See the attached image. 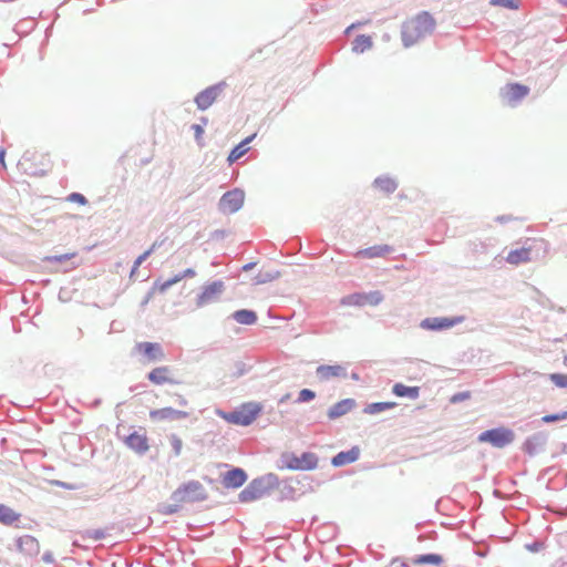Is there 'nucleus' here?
<instances>
[{
	"instance_id": "nucleus-18",
	"label": "nucleus",
	"mask_w": 567,
	"mask_h": 567,
	"mask_svg": "<svg viewBox=\"0 0 567 567\" xmlns=\"http://www.w3.org/2000/svg\"><path fill=\"white\" fill-rule=\"evenodd\" d=\"M355 401L353 399H344V400H341L339 402H337L336 404H333L329 410H328V417L330 420H336L338 417H341L343 415H346L347 413H349L352 409L355 408Z\"/></svg>"
},
{
	"instance_id": "nucleus-44",
	"label": "nucleus",
	"mask_w": 567,
	"mask_h": 567,
	"mask_svg": "<svg viewBox=\"0 0 567 567\" xmlns=\"http://www.w3.org/2000/svg\"><path fill=\"white\" fill-rule=\"evenodd\" d=\"M560 419H561V416L556 415V414H553V415H546V416H544V417H543V421L548 423V422H555V421H558V420H560Z\"/></svg>"
},
{
	"instance_id": "nucleus-15",
	"label": "nucleus",
	"mask_w": 567,
	"mask_h": 567,
	"mask_svg": "<svg viewBox=\"0 0 567 567\" xmlns=\"http://www.w3.org/2000/svg\"><path fill=\"white\" fill-rule=\"evenodd\" d=\"M125 444L138 454H144L150 450L148 439L145 433L133 432L125 439Z\"/></svg>"
},
{
	"instance_id": "nucleus-23",
	"label": "nucleus",
	"mask_w": 567,
	"mask_h": 567,
	"mask_svg": "<svg viewBox=\"0 0 567 567\" xmlns=\"http://www.w3.org/2000/svg\"><path fill=\"white\" fill-rule=\"evenodd\" d=\"M359 456V450L352 449L348 452H340L332 458L334 466H343L346 464L354 462Z\"/></svg>"
},
{
	"instance_id": "nucleus-4",
	"label": "nucleus",
	"mask_w": 567,
	"mask_h": 567,
	"mask_svg": "<svg viewBox=\"0 0 567 567\" xmlns=\"http://www.w3.org/2000/svg\"><path fill=\"white\" fill-rule=\"evenodd\" d=\"M514 440V434L511 430L499 427L485 431L478 435V441L482 443H491L495 447H504Z\"/></svg>"
},
{
	"instance_id": "nucleus-47",
	"label": "nucleus",
	"mask_w": 567,
	"mask_h": 567,
	"mask_svg": "<svg viewBox=\"0 0 567 567\" xmlns=\"http://www.w3.org/2000/svg\"><path fill=\"white\" fill-rule=\"evenodd\" d=\"M179 403L182 405H187V401L183 396H179Z\"/></svg>"
},
{
	"instance_id": "nucleus-22",
	"label": "nucleus",
	"mask_w": 567,
	"mask_h": 567,
	"mask_svg": "<svg viewBox=\"0 0 567 567\" xmlns=\"http://www.w3.org/2000/svg\"><path fill=\"white\" fill-rule=\"evenodd\" d=\"M256 134H252L236 145L229 153L227 161L229 164L235 163L237 159L243 157L248 151V144L255 138Z\"/></svg>"
},
{
	"instance_id": "nucleus-14",
	"label": "nucleus",
	"mask_w": 567,
	"mask_h": 567,
	"mask_svg": "<svg viewBox=\"0 0 567 567\" xmlns=\"http://www.w3.org/2000/svg\"><path fill=\"white\" fill-rule=\"evenodd\" d=\"M138 353L143 354L148 362H154L164 359L165 354L159 343L155 342H140L136 344Z\"/></svg>"
},
{
	"instance_id": "nucleus-36",
	"label": "nucleus",
	"mask_w": 567,
	"mask_h": 567,
	"mask_svg": "<svg viewBox=\"0 0 567 567\" xmlns=\"http://www.w3.org/2000/svg\"><path fill=\"white\" fill-rule=\"evenodd\" d=\"M315 398V392L309 389H303L299 392L298 401L307 402Z\"/></svg>"
},
{
	"instance_id": "nucleus-35",
	"label": "nucleus",
	"mask_w": 567,
	"mask_h": 567,
	"mask_svg": "<svg viewBox=\"0 0 567 567\" xmlns=\"http://www.w3.org/2000/svg\"><path fill=\"white\" fill-rule=\"evenodd\" d=\"M171 444H172V447H173L175 454L179 455L181 452H182V449H183L182 440L178 436H176V435H172L171 436Z\"/></svg>"
},
{
	"instance_id": "nucleus-28",
	"label": "nucleus",
	"mask_w": 567,
	"mask_h": 567,
	"mask_svg": "<svg viewBox=\"0 0 567 567\" xmlns=\"http://www.w3.org/2000/svg\"><path fill=\"white\" fill-rule=\"evenodd\" d=\"M194 276H195V271L193 269H187L183 274L177 275V276H175L172 279H168V280H166L164 282H156V286L158 287V290L163 292L167 288L173 286L174 284H177L178 281H181L183 278H185V277H194Z\"/></svg>"
},
{
	"instance_id": "nucleus-3",
	"label": "nucleus",
	"mask_w": 567,
	"mask_h": 567,
	"mask_svg": "<svg viewBox=\"0 0 567 567\" xmlns=\"http://www.w3.org/2000/svg\"><path fill=\"white\" fill-rule=\"evenodd\" d=\"M172 497L177 503L200 502L207 498V492L198 481H190L181 485Z\"/></svg>"
},
{
	"instance_id": "nucleus-13",
	"label": "nucleus",
	"mask_w": 567,
	"mask_h": 567,
	"mask_svg": "<svg viewBox=\"0 0 567 567\" xmlns=\"http://www.w3.org/2000/svg\"><path fill=\"white\" fill-rule=\"evenodd\" d=\"M287 465L295 471H310L317 467L318 458L313 453H303L301 456H292Z\"/></svg>"
},
{
	"instance_id": "nucleus-20",
	"label": "nucleus",
	"mask_w": 567,
	"mask_h": 567,
	"mask_svg": "<svg viewBox=\"0 0 567 567\" xmlns=\"http://www.w3.org/2000/svg\"><path fill=\"white\" fill-rule=\"evenodd\" d=\"M346 369L341 365H320L317 368V375L322 381H328L332 378L346 377Z\"/></svg>"
},
{
	"instance_id": "nucleus-40",
	"label": "nucleus",
	"mask_w": 567,
	"mask_h": 567,
	"mask_svg": "<svg viewBox=\"0 0 567 567\" xmlns=\"http://www.w3.org/2000/svg\"><path fill=\"white\" fill-rule=\"evenodd\" d=\"M70 200L76 202V203H79L81 205H84L86 203L85 197L82 194H79V193L71 194L70 195Z\"/></svg>"
},
{
	"instance_id": "nucleus-6",
	"label": "nucleus",
	"mask_w": 567,
	"mask_h": 567,
	"mask_svg": "<svg viewBox=\"0 0 567 567\" xmlns=\"http://www.w3.org/2000/svg\"><path fill=\"white\" fill-rule=\"evenodd\" d=\"M244 202V192L236 188L221 196L219 200V209L225 214H234L243 207Z\"/></svg>"
},
{
	"instance_id": "nucleus-39",
	"label": "nucleus",
	"mask_w": 567,
	"mask_h": 567,
	"mask_svg": "<svg viewBox=\"0 0 567 567\" xmlns=\"http://www.w3.org/2000/svg\"><path fill=\"white\" fill-rule=\"evenodd\" d=\"M192 128H193V131H194V133H195V138L199 142V141L202 140L203 134H204V128H203V126H202V125H199V124H194V125L192 126Z\"/></svg>"
},
{
	"instance_id": "nucleus-46",
	"label": "nucleus",
	"mask_w": 567,
	"mask_h": 567,
	"mask_svg": "<svg viewBox=\"0 0 567 567\" xmlns=\"http://www.w3.org/2000/svg\"><path fill=\"white\" fill-rule=\"evenodd\" d=\"M0 162L4 165V151H0Z\"/></svg>"
},
{
	"instance_id": "nucleus-30",
	"label": "nucleus",
	"mask_w": 567,
	"mask_h": 567,
	"mask_svg": "<svg viewBox=\"0 0 567 567\" xmlns=\"http://www.w3.org/2000/svg\"><path fill=\"white\" fill-rule=\"evenodd\" d=\"M374 184L379 189H381L385 193H392L396 189V183L392 178H389V177L377 178Z\"/></svg>"
},
{
	"instance_id": "nucleus-26",
	"label": "nucleus",
	"mask_w": 567,
	"mask_h": 567,
	"mask_svg": "<svg viewBox=\"0 0 567 567\" xmlns=\"http://www.w3.org/2000/svg\"><path fill=\"white\" fill-rule=\"evenodd\" d=\"M31 159H33V161L39 159L40 163L44 166V168H42L40 171H34L33 174L43 175L51 167V163H50V159H49L47 154H43V153H40V152H33L32 154H30V156L29 155L24 156V162H28V161H31Z\"/></svg>"
},
{
	"instance_id": "nucleus-31",
	"label": "nucleus",
	"mask_w": 567,
	"mask_h": 567,
	"mask_svg": "<svg viewBox=\"0 0 567 567\" xmlns=\"http://www.w3.org/2000/svg\"><path fill=\"white\" fill-rule=\"evenodd\" d=\"M443 561L442 556L437 554H427V555H421L417 558H415L414 563L417 565H424V564H432V565H440Z\"/></svg>"
},
{
	"instance_id": "nucleus-33",
	"label": "nucleus",
	"mask_w": 567,
	"mask_h": 567,
	"mask_svg": "<svg viewBox=\"0 0 567 567\" xmlns=\"http://www.w3.org/2000/svg\"><path fill=\"white\" fill-rule=\"evenodd\" d=\"M528 251L529 250H512L506 259L508 262L517 265L529 259Z\"/></svg>"
},
{
	"instance_id": "nucleus-37",
	"label": "nucleus",
	"mask_w": 567,
	"mask_h": 567,
	"mask_svg": "<svg viewBox=\"0 0 567 567\" xmlns=\"http://www.w3.org/2000/svg\"><path fill=\"white\" fill-rule=\"evenodd\" d=\"M493 4H498V6H502V7H505V8H509V9H517L518 6L516 3V0H493L492 1Z\"/></svg>"
},
{
	"instance_id": "nucleus-16",
	"label": "nucleus",
	"mask_w": 567,
	"mask_h": 567,
	"mask_svg": "<svg viewBox=\"0 0 567 567\" xmlns=\"http://www.w3.org/2000/svg\"><path fill=\"white\" fill-rule=\"evenodd\" d=\"M188 414L183 411L175 410L173 408H162L152 410L150 412V417L153 421H172L187 417Z\"/></svg>"
},
{
	"instance_id": "nucleus-9",
	"label": "nucleus",
	"mask_w": 567,
	"mask_h": 567,
	"mask_svg": "<svg viewBox=\"0 0 567 567\" xmlns=\"http://www.w3.org/2000/svg\"><path fill=\"white\" fill-rule=\"evenodd\" d=\"M528 92H529V89L526 85H522L518 83H511V84H507L502 90L501 95H502L504 103H506L508 105H514L515 103H517L518 101L524 99L528 94Z\"/></svg>"
},
{
	"instance_id": "nucleus-10",
	"label": "nucleus",
	"mask_w": 567,
	"mask_h": 567,
	"mask_svg": "<svg viewBox=\"0 0 567 567\" xmlns=\"http://www.w3.org/2000/svg\"><path fill=\"white\" fill-rule=\"evenodd\" d=\"M224 291V282L223 281H214L203 288L202 293L197 298V306L203 307L208 303L215 302L218 300L219 296Z\"/></svg>"
},
{
	"instance_id": "nucleus-42",
	"label": "nucleus",
	"mask_w": 567,
	"mask_h": 567,
	"mask_svg": "<svg viewBox=\"0 0 567 567\" xmlns=\"http://www.w3.org/2000/svg\"><path fill=\"white\" fill-rule=\"evenodd\" d=\"M104 535H105V534H104V532H103V530H100V529H97V530H93V532H89V533H87V536H89L90 538L95 539V540L103 538V537H104Z\"/></svg>"
},
{
	"instance_id": "nucleus-25",
	"label": "nucleus",
	"mask_w": 567,
	"mask_h": 567,
	"mask_svg": "<svg viewBox=\"0 0 567 567\" xmlns=\"http://www.w3.org/2000/svg\"><path fill=\"white\" fill-rule=\"evenodd\" d=\"M20 518V514L16 513L9 506L0 504V523L3 525H11Z\"/></svg>"
},
{
	"instance_id": "nucleus-43",
	"label": "nucleus",
	"mask_w": 567,
	"mask_h": 567,
	"mask_svg": "<svg viewBox=\"0 0 567 567\" xmlns=\"http://www.w3.org/2000/svg\"><path fill=\"white\" fill-rule=\"evenodd\" d=\"M161 511L163 514L169 515L177 512V506L164 505Z\"/></svg>"
},
{
	"instance_id": "nucleus-41",
	"label": "nucleus",
	"mask_w": 567,
	"mask_h": 567,
	"mask_svg": "<svg viewBox=\"0 0 567 567\" xmlns=\"http://www.w3.org/2000/svg\"><path fill=\"white\" fill-rule=\"evenodd\" d=\"M150 255V250H146L143 255H141L136 260H135V264H134V267L131 271V275L133 276L136 268L140 266V264L146 259V257Z\"/></svg>"
},
{
	"instance_id": "nucleus-24",
	"label": "nucleus",
	"mask_w": 567,
	"mask_h": 567,
	"mask_svg": "<svg viewBox=\"0 0 567 567\" xmlns=\"http://www.w3.org/2000/svg\"><path fill=\"white\" fill-rule=\"evenodd\" d=\"M233 318L240 324H254L257 321L256 312L247 309L237 310L233 313Z\"/></svg>"
},
{
	"instance_id": "nucleus-27",
	"label": "nucleus",
	"mask_w": 567,
	"mask_h": 567,
	"mask_svg": "<svg viewBox=\"0 0 567 567\" xmlns=\"http://www.w3.org/2000/svg\"><path fill=\"white\" fill-rule=\"evenodd\" d=\"M392 392L396 396H409L412 399H416L419 396V388L417 386H406L402 383L394 384Z\"/></svg>"
},
{
	"instance_id": "nucleus-12",
	"label": "nucleus",
	"mask_w": 567,
	"mask_h": 567,
	"mask_svg": "<svg viewBox=\"0 0 567 567\" xmlns=\"http://www.w3.org/2000/svg\"><path fill=\"white\" fill-rule=\"evenodd\" d=\"M221 91L223 85L218 84L209 86L200 93H198L195 97V103L197 107L203 111L207 110L216 101Z\"/></svg>"
},
{
	"instance_id": "nucleus-5",
	"label": "nucleus",
	"mask_w": 567,
	"mask_h": 567,
	"mask_svg": "<svg viewBox=\"0 0 567 567\" xmlns=\"http://www.w3.org/2000/svg\"><path fill=\"white\" fill-rule=\"evenodd\" d=\"M382 296L379 291L369 293H352L341 299L340 303L346 307L375 306L381 302Z\"/></svg>"
},
{
	"instance_id": "nucleus-21",
	"label": "nucleus",
	"mask_w": 567,
	"mask_h": 567,
	"mask_svg": "<svg viewBox=\"0 0 567 567\" xmlns=\"http://www.w3.org/2000/svg\"><path fill=\"white\" fill-rule=\"evenodd\" d=\"M74 256V254H64L53 257H47L44 260L52 264V270L54 271H68L74 267L73 264H70V259Z\"/></svg>"
},
{
	"instance_id": "nucleus-1",
	"label": "nucleus",
	"mask_w": 567,
	"mask_h": 567,
	"mask_svg": "<svg viewBox=\"0 0 567 567\" xmlns=\"http://www.w3.org/2000/svg\"><path fill=\"white\" fill-rule=\"evenodd\" d=\"M435 29V20L427 12H422L402 25L401 38L405 48L412 47Z\"/></svg>"
},
{
	"instance_id": "nucleus-8",
	"label": "nucleus",
	"mask_w": 567,
	"mask_h": 567,
	"mask_svg": "<svg viewBox=\"0 0 567 567\" xmlns=\"http://www.w3.org/2000/svg\"><path fill=\"white\" fill-rule=\"evenodd\" d=\"M147 379L155 385L179 384V381L174 378L172 369L167 365L154 368L148 372Z\"/></svg>"
},
{
	"instance_id": "nucleus-19",
	"label": "nucleus",
	"mask_w": 567,
	"mask_h": 567,
	"mask_svg": "<svg viewBox=\"0 0 567 567\" xmlns=\"http://www.w3.org/2000/svg\"><path fill=\"white\" fill-rule=\"evenodd\" d=\"M461 322V318H433V319H425L422 322V327L431 330H441V329H449L455 326L456 323Z\"/></svg>"
},
{
	"instance_id": "nucleus-32",
	"label": "nucleus",
	"mask_w": 567,
	"mask_h": 567,
	"mask_svg": "<svg viewBox=\"0 0 567 567\" xmlns=\"http://www.w3.org/2000/svg\"><path fill=\"white\" fill-rule=\"evenodd\" d=\"M372 41L368 35H359L355 38L353 42V50L357 52H363L367 49L371 48Z\"/></svg>"
},
{
	"instance_id": "nucleus-34",
	"label": "nucleus",
	"mask_w": 567,
	"mask_h": 567,
	"mask_svg": "<svg viewBox=\"0 0 567 567\" xmlns=\"http://www.w3.org/2000/svg\"><path fill=\"white\" fill-rule=\"evenodd\" d=\"M549 379L559 388H567V374L551 373Z\"/></svg>"
},
{
	"instance_id": "nucleus-17",
	"label": "nucleus",
	"mask_w": 567,
	"mask_h": 567,
	"mask_svg": "<svg viewBox=\"0 0 567 567\" xmlns=\"http://www.w3.org/2000/svg\"><path fill=\"white\" fill-rule=\"evenodd\" d=\"M247 475L241 468H234L228 471L223 478V484L227 488H238L245 484Z\"/></svg>"
},
{
	"instance_id": "nucleus-45",
	"label": "nucleus",
	"mask_w": 567,
	"mask_h": 567,
	"mask_svg": "<svg viewBox=\"0 0 567 567\" xmlns=\"http://www.w3.org/2000/svg\"><path fill=\"white\" fill-rule=\"evenodd\" d=\"M43 559L48 563H51L52 561V555L50 553H47L43 555Z\"/></svg>"
},
{
	"instance_id": "nucleus-48",
	"label": "nucleus",
	"mask_w": 567,
	"mask_h": 567,
	"mask_svg": "<svg viewBox=\"0 0 567 567\" xmlns=\"http://www.w3.org/2000/svg\"><path fill=\"white\" fill-rule=\"evenodd\" d=\"M379 254H368L369 257L378 256Z\"/></svg>"
},
{
	"instance_id": "nucleus-2",
	"label": "nucleus",
	"mask_w": 567,
	"mask_h": 567,
	"mask_svg": "<svg viewBox=\"0 0 567 567\" xmlns=\"http://www.w3.org/2000/svg\"><path fill=\"white\" fill-rule=\"evenodd\" d=\"M260 412L261 405L259 403L249 402L243 404L238 410L234 412L226 413L218 411L217 413L229 423L246 426L251 424Z\"/></svg>"
},
{
	"instance_id": "nucleus-38",
	"label": "nucleus",
	"mask_w": 567,
	"mask_h": 567,
	"mask_svg": "<svg viewBox=\"0 0 567 567\" xmlns=\"http://www.w3.org/2000/svg\"><path fill=\"white\" fill-rule=\"evenodd\" d=\"M470 398H471V392L470 391L458 392V393H455L451 398V402L452 403H457V402H461V401H465V400H467Z\"/></svg>"
},
{
	"instance_id": "nucleus-29",
	"label": "nucleus",
	"mask_w": 567,
	"mask_h": 567,
	"mask_svg": "<svg viewBox=\"0 0 567 567\" xmlns=\"http://www.w3.org/2000/svg\"><path fill=\"white\" fill-rule=\"evenodd\" d=\"M394 406H395L394 402L371 403L364 408V413L377 414V413L383 412L385 410L392 409Z\"/></svg>"
},
{
	"instance_id": "nucleus-7",
	"label": "nucleus",
	"mask_w": 567,
	"mask_h": 567,
	"mask_svg": "<svg viewBox=\"0 0 567 567\" xmlns=\"http://www.w3.org/2000/svg\"><path fill=\"white\" fill-rule=\"evenodd\" d=\"M267 493V487L261 478L251 481L238 495L241 503H249L261 498Z\"/></svg>"
},
{
	"instance_id": "nucleus-11",
	"label": "nucleus",
	"mask_w": 567,
	"mask_h": 567,
	"mask_svg": "<svg viewBox=\"0 0 567 567\" xmlns=\"http://www.w3.org/2000/svg\"><path fill=\"white\" fill-rule=\"evenodd\" d=\"M17 547L24 557L33 558L40 554V544L38 539L31 535H23L17 539Z\"/></svg>"
}]
</instances>
